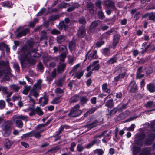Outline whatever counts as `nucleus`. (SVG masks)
<instances>
[{
  "label": "nucleus",
  "instance_id": "f257e3e1",
  "mask_svg": "<svg viewBox=\"0 0 155 155\" xmlns=\"http://www.w3.org/2000/svg\"><path fill=\"white\" fill-rule=\"evenodd\" d=\"M37 49H35L32 50L31 52L26 51L25 53V60L29 63L31 64H35L36 61L34 60L32 56V54L34 53L33 55L34 57H39L40 56L39 54L37 53Z\"/></svg>",
  "mask_w": 155,
  "mask_h": 155
},
{
  "label": "nucleus",
  "instance_id": "f03ea898",
  "mask_svg": "<svg viewBox=\"0 0 155 155\" xmlns=\"http://www.w3.org/2000/svg\"><path fill=\"white\" fill-rule=\"evenodd\" d=\"M3 68L4 69L3 70L0 71V75L2 76L4 74H10L11 70L8 62H0V69Z\"/></svg>",
  "mask_w": 155,
  "mask_h": 155
},
{
  "label": "nucleus",
  "instance_id": "7ed1b4c3",
  "mask_svg": "<svg viewBox=\"0 0 155 155\" xmlns=\"http://www.w3.org/2000/svg\"><path fill=\"white\" fill-rule=\"evenodd\" d=\"M12 125L11 121H8L5 123L2 131L3 134L5 137H7L10 134Z\"/></svg>",
  "mask_w": 155,
  "mask_h": 155
},
{
  "label": "nucleus",
  "instance_id": "20e7f679",
  "mask_svg": "<svg viewBox=\"0 0 155 155\" xmlns=\"http://www.w3.org/2000/svg\"><path fill=\"white\" fill-rule=\"evenodd\" d=\"M13 118L16 120L15 121L16 126L18 128H21L23 126V123L21 120L25 121L28 120V117L25 115L14 116Z\"/></svg>",
  "mask_w": 155,
  "mask_h": 155
},
{
  "label": "nucleus",
  "instance_id": "39448f33",
  "mask_svg": "<svg viewBox=\"0 0 155 155\" xmlns=\"http://www.w3.org/2000/svg\"><path fill=\"white\" fill-rule=\"evenodd\" d=\"M80 106L78 104L74 106L68 114V116L71 117H76L79 116L82 113L80 109Z\"/></svg>",
  "mask_w": 155,
  "mask_h": 155
},
{
  "label": "nucleus",
  "instance_id": "423d86ee",
  "mask_svg": "<svg viewBox=\"0 0 155 155\" xmlns=\"http://www.w3.org/2000/svg\"><path fill=\"white\" fill-rule=\"evenodd\" d=\"M153 124L151 125V127L152 130L150 131L148 133V138L145 141V142L147 145H149L152 143V141L155 137V127H153Z\"/></svg>",
  "mask_w": 155,
  "mask_h": 155
},
{
  "label": "nucleus",
  "instance_id": "0eeeda50",
  "mask_svg": "<svg viewBox=\"0 0 155 155\" xmlns=\"http://www.w3.org/2000/svg\"><path fill=\"white\" fill-rule=\"evenodd\" d=\"M103 120V118H101L99 120H95L92 123L88 124L84 127V129H86L87 131L91 129L96 127L97 126L96 124L102 122Z\"/></svg>",
  "mask_w": 155,
  "mask_h": 155
},
{
  "label": "nucleus",
  "instance_id": "6e6552de",
  "mask_svg": "<svg viewBox=\"0 0 155 155\" xmlns=\"http://www.w3.org/2000/svg\"><path fill=\"white\" fill-rule=\"evenodd\" d=\"M111 97V94H110L104 98V100L105 106L109 107H111L114 106L113 100L110 99Z\"/></svg>",
  "mask_w": 155,
  "mask_h": 155
},
{
  "label": "nucleus",
  "instance_id": "1a4fd4ad",
  "mask_svg": "<svg viewBox=\"0 0 155 155\" xmlns=\"http://www.w3.org/2000/svg\"><path fill=\"white\" fill-rule=\"evenodd\" d=\"M70 23V20L68 18H66L65 19V23L64 21L60 22L58 25L59 29L61 30L63 28L66 30L68 28V26Z\"/></svg>",
  "mask_w": 155,
  "mask_h": 155
},
{
  "label": "nucleus",
  "instance_id": "9d476101",
  "mask_svg": "<svg viewBox=\"0 0 155 155\" xmlns=\"http://www.w3.org/2000/svg\"><path fill=\"white\" fill-rule=\"evenodd\" d=\"M91 50L87 53L86 55V59L88 58L89 60H92V59H95L97 58V51L95 50L94 51L93 53H91Z\"/></svg>",
  "mask_w": 155,
  "mask_h": 155
},
{
  "label": "nucleus",
  "instance_id": "9b49d317",
  "mask_svg": "<svg viewBox=\"0 0 155 155\" xmlns=\"http://www.w3.org/2000/svg\"><path fill=\"white\" fill-rule=\"evenodd\" d=\"M128 89L131 92H134L137 90V85L134 81L131 82L128 86Z\"/></svg>",
  "mask_w": 155,
  "mask_h": 155
},
{
  "label": "nucleus",
  "instance_id": "f8f14e48",
  "mask_svg": "<svg viewBox=\"0 0 155 155\" xmlns=\"http://www.w3.org/2000/svg\"><path fill=\"white\" fill-rule=\"evenodd\" d=\"M151 149L149 147L143 148L139 155H151Z\"/></svg>",
  "mask_w": 155,
  "mask_h": 155
},
{
  "label": "nucleus",
  "instance_id": "ddd939ff",
  "mask_svg": "<svg viewBox=\"0 0 155 155\" xmlns=\"http://www.w3.org/2000/svg\"><path fill=\"white\" fill-rule=\"evenodd\" d=\"M120 35L118 34L114 35L113 36L112 45L114 49L118 43L120 38Z\"/></svg>",
  "mask_w": 155,
  "mask_h": 155
},
{
  "label": "nucleus",
  "instance_id": "4468645a",
  "mask_svg": "<svg viewBox=\"0 0 155 155\" xmlns=\"http://www.w3.org/2000/svg\"><path fill=\"white\" fill-rule=\"evenodd\" d=\"M86 34V30L84 28V27L82 26L80 27L78 31V35L80 37H83Z\"/></svg>",
  "mask_w": 155,
  "mask_h": 155
},
{
  "label": "nucleus",
  "instance_id": "2eb2a0df",
  "mask_svg": "<svg viewBox=\"0 0 155 155\" xmlns=\"http://www.w3.org/2000/svg\"><path fill=\"white\" fill-rule=\"evenodd\" d=\"M39 95V92L38 90L35 89V88H32L30 91L29 94L28 95V97H31L32 96L37 98Z\"/></svg>",
  "mask_w": 155,
  "mask_h": 155
},
{
  "label": "nucleus",
  "instance_id": "dca6fc26",
  "mask_svg": "<svg viewBox=\"0 0 155 155\" xmlns=\"http://www.w3.org/2000/svg\"><path fill=\"white\" fill-rule=\"evenodd\" d=\"M147 17H149V19L150 20L153 21H155V14L153 12L147 13L142 16V18H143Z\"/></svg>",
  "mask_w": 155,
  "mask_h": 155
},
{
  "label": "nucleus",
  "instance_id": "f3484780",
  "mask_svg": "<svg viewBox=\"0 0 155 155\" xmlns=\"http://www.w3.org/2000/svg\"><path fill=\"white\" fill-rule=\"evenodd\" d=\"M147 88L150 92H155V84L150 83L147 85Z\"/></svg>",
  "mask_w": 155,
  "mask_h": 155
},
{
  "label": "nucleus",
  "instance_id": "a211bd4d",
  "mask_svg": "<svg viewBox=\"0 0 155 155\" xmlns=\"http://www.w3.org/2000/svg\"><path fill=\"white\" fill-rule=\"evenodd\" d=\"M42 82L41 80L40 79L38 80L37 83L34 85L33 88H35L38 90L41 89Z\"/></svg>",
  "mask_w": 155,
  "mask_h": 155
},
{
  "label": "nucleus",
  "instance_id": "6ab92c4d",
  "mask_svg": "<svg viewBox=\"0 0 155 155\" xmlns=\"http://www.w3.org/2000/svg\"><path fill=\"white\" fill-rule=\"evenodd\" d=\"M105 4L107 7L111 8L112 9L115 8L114 3L110 0H107L104 2Z\"/></svg>",
  "mask_w": 155,
  "mask_h": 155
},
{
  "label": "nucleus",
  "instance_id": "aec40b11",
  "mask_svg": "<svg viewBox=\"0 0 155 155\" xmlns=\"http://www.w3.org/2000/svg\"><path fill=\"white\" fill-rule=\"evenodd\" d=\"M100 142V141L97 139H94L92 142L89 144H87L86 146V148L87 149L91 148L95 144H98Z\"/></svg>",
  "mask_w": 155,
  "mask_h": 155
},
{
  "label": "nucleus",
  "instance_id": "412c9836",
  "mask_svg": "<svg viewBox=\"0 0 155 155\" xmlns=\"http://www.w3.org/2000/svg\"><path fill=\"white\" fill-rule=\"evenodd\" d=\"M108 85L105 83L103 84L102 88L103 91L106 93L109 94L111 92V90L110 88H108Z\"/></svg>",
  "mask_w": 155,
  "mask_h": 155
},
{
  "label": "nucleus",
  "instance_id": "4be33fe9",
  "mask_svg": "<svg viewBox=\"0 0 155 155\" xmlns=\"http://www.w3.org/2000/svg\"><path fill=\"white\" fill-rule=\"evenodd\" d=\"M107 115H110V116H112L114 115L116 112L118 111L117 108L115 107L114 108L110 110H109V109L107 110Z\"/></svg>",
  "mask_w": 155,
  "mask_h": 155
},
{
  "label": "nucleus",
  "instance_id": "5701e85b",
  "mask_svg": "<svg viewBox=\"0 0 155 155\" xmlns=\"http://www.w3.org/2000/svg\"><path fill=\"white\" fill-rule=\"evenodd\" d=\"M48 98L47 97L45 96L43 97H41L39 100V103L43 104V105L46 104L48 102Z\"/></svg>",
  "mask_w": 155,
  "mask_h": 155
},
{
  "label": "nucleus",
  "instance_id": "b1692460",
  "mask_svg": "<svg viewBox=\"0 0 155 155\" xmlns=\"http://www.w3.org/2000/svg\"><path fill=\"white\" fill-rule=\"evenodd\" d=\"M66 65L64 63L60 64L58 67V73H61L64 71Z\"/></svg>",
  "mask_w": 155,
  "mask_h": 155
},
{
  "label": "nucleus",
  "instance_id": "393cba45",
  "mask_svg": "<svg viewBox=\"0 0 155 155\" xmlns=\"http://www.w3.org/2000/svg\"><path fill=\"white\" fill-rule=\"evenodd\" d=\"M29 31L28 28H25L22 30L20 32L18 33L17 34V36L18 37H21L23 35H25Z\"/></svg>",
  "mask_w": 155,
  "mask_h": 155
},
{
  "label": "nucleus",
  "instance_id": "a878e982",
  "mask_svg": "<svg viewBox=\"0 0 155 155\" xmlns=\"http://www.w3.org/2000/svg\"><path fill=\"white\" fill-rule=\"evenodd\" d=\"M79 99V96L77 95H75L72 96L70 99L69 102L71 103H74L78 101Z\"/></svg>",
  "mask_w": 155,
  "mask_h": 155
},
{
  "label": "nucleus",
  "instance_id": "bb28decb",
  "mask_svg": "<svg viewBox=\"0 0 155 155\" xmlns=\"http://www.w3.org/2000/svg\"><path fill=\"white\" fill-rule=\"evenodd\" d=\"M140 150V147L135 146L132 148V152L134 155H136Z\"/></svg>",
  "mask_w": 155,
  "mask_h": 155
},
{
  "label": "nucleus",
  "instance_id": "cd10ccee",
  "mask_svg": "<svg viewBox=\"0 0 155 155\" xmlns=\"http://www.w3.org/2000/svg\"><path fill=\"white\" fill-rule=\"evenodd\" d=\"M117 60V58L116 57H113L107 61V63L108 64H111L116 63Z\"/></svg>",
  "mask_w": 155,
  "mask_h": 155
},
{
  "label": "nucleus",
  "instance_id": "c85d7f7f",
  "mask_svg": "<svg viewBox=\"0 0 155 155\" xmlns=\"http://www.w3.org/2000/svg\"><path fill=\"white\" fill-rule=\"evenodd\" d=\"M127 104L120 103L116 107L118 111H120L123 109H125Z\"/></svg>",
  "mask_w": 155,
  "mask_h": 155
},
{
  "label": "nucleus",
  "instance_id": "c756f323",
  "mask_svg": "<svg viewBox=\"0 0 155 155\" xmlns=\"http://www.w3.org/2000/svg\"><path fill=\"white\" fill-rule=\"evenodd\" d=\"M97 109V108L96 107L91 108L86 112L85 114V116H86L93 113Z\"/></svg>",
  "mask_w": 155,
  "mask_h": 155
},
{
  "label": "nucleus",
  "instance_id": "7c9ffc66",
  "mask_svg": "<svg viewBox=\"0 0 155 155\" xmlns=\"http://www.w3.org/2000/svg\"><path fill=\"white\" fill-rule=\"evenodd\" d=\"M144 106L146 108H152L155 107V105L152 101H150L147 102Z\"/></svg>",
  "mask_w": 155,
  "mask_h": 155
},
{
  "label": "nucleus",
  "instance_id": "2f4dec72",
  "mask_svg": "<svg viewBox=\"0 0 155 155\" xmlns=\"http://www.w3.org/2000/svg\"><path fill=\"white\" fill-rule=\"evenodd\" d=\"M30 86H27L26 85L24 87V90L23 91L22 93L23 94L25 95H27L31 88Z\"/></svg>",
  "mask_w": 155,
  "mask_h": 155
},
{
  "label": "nucleus",
  "instance_id": "473e14b6",
  "mask_svg": "<svg viewBox=\"0 0 155 155\" xmlns=\"http://www.w3.org/2000/svg\"><path fill=\"white\" fill-rule=\"evenodd\" d=\"M65 37L64 36L60 35L57 37V41L58 42L61 43L64 41L65 39Z\"/></svg>",
  "mask_w": 155,
  "mask_h": 155
},
{
  "label": "nucleus",
  "instance_id": "72a5a7b5",
  "mask_svg": "<svg viewBox=\"0 0 155 155\" xmlns=\"http://www.w3.org/2000/svg\"><path fill=\"white\" fill-rule=\"evenodd\" d=\"M125 74L126 73L125 72L120 74L118 76L114 78V80L116 81H118L120 78H123L125 75Z\"/></svg>",
  "mask_w": 155,
  "mask_h": 155
},
{
  "label": "nucleus",
  "instance_id": "f704fd0d",
  "mask_svg": "<svg viewBox=\"0 0 155 155\" xmlns=\"http://www.w3.org/2000/svg\"><path fill=\"white\" fill-rule=\"evenodd\" d=\"M100 23L99 21H95L93 22L91 24L90 28L91 29L96 28Z\"/></svg>",
  "mask_w": 155,
  "mask_h": 155
},
{
  "label": "nucleus",
  "instance_id": "c9c22d12",
  "mask_svg": "<svg viewBox=\"0 0 155 155\" xmlns=\"http://www.w3.org/2000/svg\"><path fill=\"white\" fill-rule=\"evenodd\" d=\"M45 130H42L40 132H35L33 131V136H34L37 138H39L41 137V135L40 134V133L43 131Z\"/></svg>",
  "mask_w": 155,
  "mask_h": 155
},
{
  "label": "nucleus",
  "instance_id": "e433bc0d",
  "mask_svg": "<svg viewBox=\"0 0 155 155\" xmlns=\"http://www.w3.org/2000/svg\"><path fill=\"white\" fill-rule=\"evenodd\" d=\"M36 113L39 115H42L43 114V112L41 108L39 107H37L35 109Z\"/></svg>",
  "mask_w": 155,
  "mask_h": 155
},
{
  "label": "nucleus",
  "instance_id": "4c0bfd02",
  "mask_svg": "<svg viewBox=\"0 0 155 155\" xmlns=\"http://www.w3.org/2000/svg\"><path fill=\"white\" fill-rule=\"evenodd\" d=\"M103 54L105 56H109L110 54V51L109 49L105 48L103 50Z\"/></svg>",
  "mask_w": 155,
  "mask_h": 155
},
{
  "label": "nucleus",
  "instance_id": "58836bf2",
  "mask_svg": "<svg viewBox=\"0 0 155 155\" xmlns=\"http://www.w3.org/2000/svg\"><path fill=\"white\" fill-rule=\"evenodd\" d=\"M95 154H98V155H102L104 153L103 150L101 149H97L94 151Z\"/></svg>",
  "mask_w": 155,
  "mask_h": 155
},
{
  "label": "nucleus",
  "instance_id": "ea45409f",
  "mask_svg": "<svg viewBox=\"0 0 155 155\" xmlns=\"http://www.w3.org/2000/svg\"><path fill=\"white\" fill-rule=\"evenodd\" d=\"M10 87L15 92L18 91L20 89L19 86L15 84L10 85Z\"/></svg>",
  "mask_w": 155,
  "mask_h": 155
},
{
  "label": "nucleus",
  "instance_id": "a19ab883",
  "mask_svg": "<svg viewBox=\"0 0 155 155\" xmlns=\"http://www.w3.org/2000/svg\"><path fill=\"white\" fill-rule=\"evenodd\" d=\"M75 42L74 41H71L69 42V47L71 51L73 50L75 47Z\"/></svg>",
  "mask_w": 155,
  "mask_h": 155
},
{
  "label": "nucleus",
  "instance_id": "79ce46f5",
  "mask_svg": "<svg viewBox=\"0 0 155 155\" xmlns=\"http://www.w3.org/2000/svg\"><path fill=\"white\" fill-rule=\"evenodd\" d=\"M67 54L68 52H63V53L60 56V60L61 61H64Z\"/></svg>",
  "mask_w": 155,
  "mask_h": 155
},
{
  "label": "nucleus",
  "instance_id": "37998d69",
  "mask_svg": "<svg viewBox=\"0 0 155 155\" xmlns=\"http://www.w3.org/2000/svg\"><path fill=\"white\" fill-rule=\"evenodd\" d=\"M59 50L60 51H62L63 52H68L66 47L64 45H61L59 47Z\"/></svg>",
  "mask_w": 155,
  "mask_h": 155
},
{
  "label": "nucleus",
  "instance_id": "c03bdc74",
  "mask_svg": "<svg viewBox=\"0 0 155 155\" xmlns=\"http://www.w3.org/2000/svg\"><path fill=\"white\" fill-rule=\"evenodd\" d=\"M12 5V3L10 2H4L2 3V5L4 7H11Z\"/></svg>",
  "mask_w": 155,
  "mask_h": 155
},
{
  "label": "nucleus",
  "instance_id": "a18cd8bd",
  "mask_svg": "<svg viewBox=\"0 0 155 155\" xmlns=\"http://www.w3.org/2000/svg\"><path fill=\"white\" fill-rule=\"evenodd\" d=\"M68 62L70 64H72L75 60V58L73 56H68Z\"/></svg>",
  "mask_w": 155,
  "mask_h": 155
},
{
  "label": "nucleus",
  "instance_id": "49530a36",
  "mask_svg": "<svg viewBox=\"0 0 155 155\" xmlns=\"http://www.w3.org/2000/svg\"><path fill=\"white\" fill-rule=\"evenodd\" d=\"M1 91L3 93L7 94L8 93V88L6 87L1 86Z\"/></svg>",
  "mask_w": 155,
  "mask_h": 155
},
{
  "label": "nucleus",
  "instance_id": "de8ad7c7",
  "mask_svg": "<svg viewBox=\"0 0 155 155\" xmlns=\"http://www.w3.org/2000/svg\"><path fill=\"white\" fill-rule=\"evenodd\" d=\"M98 15L99 18L103 19L104 18V15L101 11H100L99 12Z\"/></svg>",
  "mask_w": 155,
  "mask_h": 155
},
{
  "label": "nucleus",
  "instance_id": "09e8293b",
  "mask_svg": "<svg viewBox=\"0 0 155 155\" xmlns=\"http://www.w3.org/2000/svg\"><path fill=\"white\" fill-rule=\"evenodd\" d=\"M5 144L6 147L8 148H10L11 145L10 142L8 140H5Z\"/></svg>",
  "mask_w": 155,
  "mask_h": 155
},
{
  "label": "nucleus",
  "instance_id": "8fccbe9b",
  "mask_svg": "<svg viewBox=\"0 0 155 155\" xmlns=\"http://www.w3.org/2000/svg\"><path fill=\"white\" fill-rule=\"evenodd\" d=\"M83 73L84 72L82 71H79L77 72L76 75L77 78L78 79H80L81 77L83 76Z\"/></svg>",
  "mask_w": 155,
  "mask_h": 155
},
{
  "label": "nucleus",
  "instance_id": "3c124183",
  "mask_svg": "<svg viewBox=\"0 0 155 155\" xmlns=\"http://www.w3.org/2000/svg\"><path fill=\"white\" fill-rule=\"evenodd\" d=\"M76 144L74 142L71 143L70 147L69 148V149L71 151L74 152V148L76 146Z\"/></svg>",
  "mask_w": 155,
  "mask_h": 155
},
{
  "label": "nucleus",
  "instance_id": "603ef678",
  "mask_svg": "<svg viewBox=\"0 0 155 155\" xmlns=\"http://www.w3.org/2000/svg\"><path fill=\"white\" fill-rule=\"evenodd\" d=\"M61 101L60 98H54L52 101L51 103L53 104H57L59 103Z\"/></svg>",
  "mask_w": 155,
  "mask_h": 155
},
{
  "label": "nucleus",
  "instance_id": "864d4df0",
  "mask_svg": "<svg viewBox=\"0 0 155 155\" xmlns=\"http://www.w3.org/2000/svg\"><path fill=\"white\" fill-rule=\"evenodd\" d=\"M100 65L99 64H97V65L92 66V67L93 68L91 69L92 71H98L100 68Z\"/></svg>",
  "mask_w": 155,
  "mask_h": 155
},
{
  "label": "nucleus",
  "instance_id": "5fc2aeb1",
  "mask_svg": "<svg viewBox=\"0 0 155 155\" xmlns=\"http://www.w3.org/2000/svg\"><path fill=\"white\" fill-rule=\"evenodd\" d=\"M5 102L2 100H1L0 101V109H3L5 107Z\"/></svg>",
  "mask_w": 155,
  "mask_h": 155
},
{
  "label": "nucleus",
  "instance_id": "6e6d98bb",
  "mask_svg": "<svg viewBox=\"0 0 155 155\" xmlns=\"http://www.w3.org/2000/svg\"><path fill=\"white\" fill-rule=\"evenodd\" d=\"M21 97L18 95H14L12 97V100L14 101L21 100Z\"/></svg>",
  "mask_w": 155,
  "mask_h": 155
},
{
  "label": "nucleus",
  "instance_id": "4d7b16f0",
  "mask_svg": "<svg viewBox=\"0 0 155 155\" xmlns=\"http://www.w3.org/2000/svg\"><path fill=\"white\" fill-rule=\"evenodd\" d=\"M63 83V81L62 79H60L58 80L57 82V84L59 86H61Z\"/></svg>",
  "mask_w": 155,
  "mask_h": 155
},
{
  "label": "nucleus",
  "instance_id": "13d9d810",
  "mask_svg": "<svg viewBox=\"0 0 155 155\" xmlns=\"http://www.w3.org/2000/svg\"><path fill=\"white\" fill-rule=\"evenodd\" d=\"M140 16V13L137 12L136 13L134 16V19L135 21L137 20Z\"/></svg>",
  "mask_w": 155,
  "mask_h": 155
},
{
  "label": "nucleus",
  "instance_id": "bf43d9fd",
  "mask_svg": "<svg viewBox=\"0 0 155 155\" xmlns=\"http://www.w3.org/2000/svg\"><path fill=\"white\" fill-rule=\"evenodd\" d=\"M101 2L99 0H97L96 2L95 5L97 7L99 8H101Z\"/></svg>",
  "mask_w": 155,
  "mask_h": 155
},
{
  "label": "nucleus",
  "instance_id": "052dcab7",
  "mask_svg": "<svg viewBox=\"0 0 155 155\" xmlns=\"http://www.w3.org/2000/svg\"><path fill=\"white\" fill-rule=\"evenodd\" d=\"M30 98V100L29 101L30 104L33 107L35 104V102L34 100L31 97H28Z\"/></svg>",
  "mask_w": 155,
  "mask_h": 155
},
{
  "label": "nucleus",
  "instance_id": "680f3d73",
  "mask_svg": "<svg viewBox=\"0 0 155 155\" xmlns=\"http://www.w3.org/2000/svg\"><path fill=\"white\" fill-rule=\"evenodd\" d=\"M55 91L56 93L61 94L63 93V90L59 88H58L55 89Z\"/></svg>",
  "mask_w": 155,
  "mask_h": 155
},
{
  "label": "nucleus",
  "instance_id": "e2e57ef3",
  "mask_svg": "<svg viewBox=\"0 0 155 155\" xmlns=\"http://www.w3.org/2000/svg\"><path fill=\"white\" fill-rule=\"evenodd\" d=\"M79 22L80 23L83 24H85L86 22V21L84 18L82 17L81 18L79 19Z\"/></svg>",
  "mask_w": 155,
  "mask_h": 155
},
{
  "label": "nucleus",
  "instance_id": "0e129e2a",
  "mask_svg": "<svg viewBox=\"0 0 155 155\" xmlns=\"http://www.w3.org/2000/svg\"><path fill=\"white\" fill-rule=\"evenodd\" d=\"M51 33L52 34L57 35L60 34V32L56 29H54L51 31Z\"/></svg>",
  "mask_w": 155,
  "mask_h": 155
},
{
  "label": "nucleus",
  "instance_id": "69168bd1",
  "mask_svg": "<svg viewBox=\"0 0 155 155\" xmlns=\"http://www.w3.org/2000/svg\"><path fill=\"white\" fill-rule=\"evenodd\" d=\"M45 9H41L39 12L37 14V15L38 16H40L42 15L45 12Z\"/></svg>",
  "mask_w": 155,
  "mask_h": 155
},
{
  "label": "nucleus",
  "instance_id": "338daca9",
  "mask_svg": "<svg viewBox=\"0 0 155 155\" xmlns=\"http://www.w3.org/2000/svg\"><path fill=\"white\" fill-rule=\"evenodd\" d=\"M83 148L82 145L80 144H79L77 147V150L79 152L83 150Z\"/></svg>",
  "mask_w": 155,
  "mask_h": 155
},
{
  "label": "nucleus",
  "instance_id": "774afa93",
  "mask_svg": "<svg viewBox=\"0 0 155 155\" xmlns=\"http://www.w3.org/2000/svg\"><path fill=\"white\" fill-rule=\"evenodd\" d=\"M87 101V99L85 97H83L81 99V102L82 104L86 103Z\"/></svg>",
  "mask_w": 155,
  "mask_h": 155
}]
</instances>
